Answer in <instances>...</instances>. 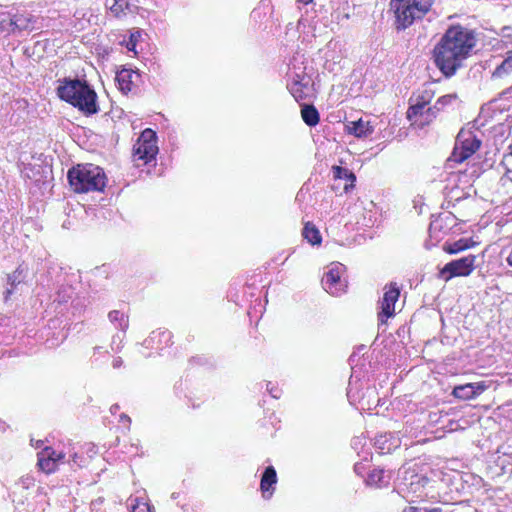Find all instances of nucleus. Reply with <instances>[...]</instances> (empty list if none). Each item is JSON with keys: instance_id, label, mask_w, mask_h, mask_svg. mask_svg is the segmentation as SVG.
Here are the masks:
<instances>
[{"instance_id": "35", "label": "nucleus", "mask_w": 512, "mask_h": 512, "mask_svg": "<svg viewBox=\"0 0 512 512\" xmlns=\"http://www.w3.org/2000/svg\"><path fill=\"white\" fill-rule=\"evenodd\" d=\"M309 83H310V79H309V78H307V79H306V77H305V76H303V77L301 78V83L299 84V87H300V88H302V89H303V88H307V87H308V85H309Z\"/></svg>"}, {"instance_id": "2", "label": "nucleus", "mask_w": 512, "mask_h": 512, "mask_svg": "<svg viewBox=\"0 0 512 512\" xmlns=\"http://www.w3.org/2000/svg\"><path fill=\"white\" fill-rule=\"evenodd\" d=\"M57 96L85 116L97 114L100 111L98 96L94 88L84 79L65 77L58 80Z\"/></svg>"}, {"instance_id": "24", "label": "nucleus", "mask_w": 512, "mask_h": 512, "mask_svg": "<svg viewBox=\"0 0 512 512\" xmlns=\"http://www.w3.org/2000/svg\"><path fill=\"white\" fill-rule=\"evenodd\" d=\"M470 241L469 239H459L458 241H455L453 243H446L444 245V251H446L449 254H457L461 251H464L470 247Z\"/></svg>"}, {"instance_id": "22", "label": "nucleus", "mask_w": 512, "mask_h": 512, "mask_svg": "<svg viewBox=\"0 0 512 512\" xmlns=\"http://www.w3.org/2000/svg\"><path fill=\"white\" fill-rule=\"evenodd\" d=\"M332 172H333V177L335 179H344L346 181H350L351 182L350 185H348V184L345 185L344 190L346 192L349 190L350 186L351 187L354 186V182L356 181V176H355V174L351 170H349V169H347L345 167H342V166L334 165L332 167Z\"/></svg>"}, {"instance_id": "46", "label": "nucleus", "mask_w": 512, "mask_h": 512, "mask_svg": "<svg viewBox=\"0 0 512 512\" xmlns=\"http://www.w3.org/2000/svg\"><path fill=\"white\" fill-rule=\"evenodd\" d=\"M94 349L96 350V352H99L100 347H95Z\"/></svg>"}, {"instance_id": "8", "label": "nucleus", "mask_w": 512, "mask_h": 512, "mask_svg": "<svg viewBox=\"0 0 512 512\" xmlns=\"http://www.w3.org/2000/svg\"><path fill=\"white\" fill-rule=\"evenodd\" d=\"M344 270L345 267L341 263H332L328 267V271L322 278V286L327 293L338 296L345 291L347 285L342 279Z\"/></svg>"}, {"instance_id": "38", "label": "nucleus", "mask_w": 512, "mask_h": 512, "mask_svg": "<svg viewBox=\"0 0 512 512\" xmlns=\"http://www.w3.org/2000/svg\"><path fill=\"white\" fill-rule=\"evenodd\" d=\"M120 421H126L128 423V426L131 423L130 417L127 414H124V413L120 415Z\"/></svg>"}, {"instance_id": "6", "label": "nucleus", "mask_w": 512, "mask_h": 512, "mask_svg": "<svg viewBox=\"0 0 512 512\" xmlns=\"http://www.w3.org/2000/svg\"><path fill=\"white\" fill-rule=\"evenodd\" d=\"M158 154L157 134L150 128L145 129L133 146L134 160H142L148 164L156 159Z\"/></svg>"}, {"instance_id": "48", "label": "nucleus", "mask_w": 512, "mask_h": 512, "mask_svg": "<svg viewBox=\"0 0 512 512\" xmlns=\"http://www.w3.org/2000/svg\"><path fill=\"white\" fill-rule=\"evenodd\" d=\"M509 92H512V86L508 89Z\"/></svg>"}, {"instance_id": "45", "label": "nucleus", "mask_w": 512, "mask_h": 512, "mask_svg": "<svg viewBox=\"0 0 512 512\" xmlns=\"http://www.w3.org/2000/svg\"><path fill=\"white\" fill-rule=\"evenodd\" d=\"M171 498L172 499H176L177 498V494L176 493H172Z\"/></svg>"}, {"instance_id": "14", "label": "nucleus", "mask_w": 512, "mask_h": 512, "mask_svg": "<svg viewBox=\"0 0 512 512\" xmlns=\"http://www.w3.org/2000/svg\"><path fill=\"white\" fill-rule=\"evenodd\" d=\"M11 17L14 34L23 31H32L34 29L36 18L31 13L17 10L14 13L11 12Z\"/></svg>"}, {"instance_id": "27", "label": "nucleus", "mask_w": 512, "mask_h": 512, "mask_svg": "<svg viewBox=\"0 0 512 512\" xmlns=\"http://www.w3.org/2000/svg\"><path fill=\"white\" fill-rule=\"evenodd\" d=\"M510 73H512V64L505 58L502 63L494 70L492 77L502 78L509 75Z\"/></svg>"}, {"instance_id": "44", "label": "nucleus", "mask_w": 512, "mask_h": 512, "mask_svg": "<svg viewBox=\"0 0 512 512\" xmlns=\"http://www.w3.org/2000/svg\"><path fill=\"white\" fill-rule=\"evenodd\" d=\"M42 444H43V441H42V440H39V441H37V442H36V446H37V447H40Z\"/></svg>"}, {"instance_id": "15", "label": "nucleus", "mask_w": 512, "mask_h": 512, "mask_svg": "<svg viewBox=\"0 0 512 512\" xmlns=\"http://www.w3.org/2000/svg\"><path fill=\"white\" fill-rule=\"evenodd\" d=\"M138 0H106L105 6L117 18L125 16L127 13H134L138 9Z\"/></svg>"}, {"instance_id": "19", "label": "nucleus", "mask_w": 512, "mask_h": 512, "mask_svg": "<svg viewBox=\"0 0 512 512\" xmlns=\"http://www.w3.org/2000/svg\"><path fill=\"white\" fill-rule=\"evenodd\" d=\"M26 277L25 269L20 265L11 274L7 275V284L9 287L4 292V299L7 301L13 294L14 288L21 284Z\"/></svg>"}, {"instance_id": "12", "label": "nucleus", "mask_w": 512, "mask_h": 512, "mask_svg": "<svg viewBox=\"0 0 512 512\" xmlns=\"http://www.w3.org/2000/svg\"><path fill=\"white\" fill-rule=\"evenodd\" d=\"M54 455H56V451L51 447H45L40 453H38V466L41 470L46 473H52L55 471L57 463L64 459L65 455L62 452L57 454V458H54Z\"/></svg>"}, {"instance_id": "9", "label": "nucleus", "mask_w": 512, "mask_h": 512, "mask_svg": "<svg viewBox=\"0 0 512 512\" xmlns=\"http://www.w3.org/2000/svg\"><path fill=\"white\" fill-rule=\"evenodd\" d=\"M384 295L381 301V311L378 314V319L382 323H385V319L394 316L395 303L398 301L400 296V287L395 282H390L384 287Z\"/></svg>"}, {"instance_id": "40", "label": "nucleus", "mask_w": 512, "mask_h": 512, "mask_svg": "<svg viewBox=\"0 0 512 512\" xmlns=\"http://www.w3.org/2000/svg\"><path fill=\"white\" fill-rule=\"evenodd\" d=\"M361 469H362V465L361 463H356L354 465V471L357 473V474H360L361 473Z\"/></svg>"}, {"instance_id": "21", "label": "nucleus", "mask_w": 512, "mask_h": 512, "mask_svg": "<svg viewBox=\"0 0 512 512\" xmlns=\"http://www.w3.org/2000/svg\"><path fill=\"white\" fill-rule=\"evenodd\" d=\"M301 117L304 123L309 127H315L320 121V114L312 104H303L301 107Z\"/></svg>"}, {"instance_id": "37", "label": "nucleus", "mask_w": 512, "mask_h": 512, "mask_svg": "<svg viewBox=\"0 0 512 512\" xmlns=\"http://www.w3.org/2000/svg\"><path fill=\"white\" fill-rule=\"evenodd\" d=\"M303 76H300L299 74H296V76L293 78L292 84L290 86H299L301 83V78Z\"/></svg>"}, {"instance_id": "34", "label": "nucleus", "mask_w": 512, "mask_h": 512, "mask_svg": "<svg viewBox=\"0 0 512 512\" xmlns=\"http://www.w3.org/2000/svg\"><path fill=\"white\" fill-rule=\"evenodd\" d=\"M122 364H123V360H122V358H121V357H116V358L113 360V362H112V367H113L114 369H118V368H120V367L122 366Z\"/></svg>"}, {"instance_id": "29", "label": "nucleus", "mask_w": 512, "mask_h": 512, "mask_svg": "<svg viewBox=\"0 0 512 512\" xmlns=\"http://www.w3.org/2000/svg\"><path fill=\"white\" fill-rule=\"evenodd\" d=\"M403 512H442V509L439 508V507H435V508H426V507H413V506H409V507H406Z\"/></svg>"}, {"instance_id": "42", "label": "nucleus", "mask_w": 512, "mask_h": 512, "mask_svg": "<svg viewBox=\"0 0 512 512\" xmlns=\"http://www.w3.org/2000/svg\"><path fill=\"white\" fill-rule=\"evenodd\" d=\"M506 60H509V61H510V63L512 64V51H509V52L507 53Z\"/></svg>"}, {"instance_id": "33", "label": "nucleus", "mask_w": 512, "mask_h": 512, "mask_svg": "<svg viewBox=\"0 0 512 512\" xmlns=\"http://www.w3.org/2000/svg\"><path fill=\"white\" fill-rule=\"evenodd\" d=\"M270 384L271 383L267 384V390L269 391V393L271 394V396L273 398H279L280 397V394L278 393L279 391L274 387H270Z\"/></svg>"}, {"instance_id": "30", "label": "nucleus", "mask_w": 512, "mask_h": 512, "mask_svg": "<svg viewBox=\"0 0 512 512\" xmlns=\"http://www.w3.org/2000/svg\"><path fill=\"white\" fill-rule=\"evenodd\" d=\"M289 89L295 100L299 101L304 98L303 89L299 86H290Z\"/></svg>"}, {"instance_id": "17", "label": "nucleus", "mask_w": 512, "mask_h": 512, "mask_svg": "<svg viewBox=\"0 0 512 512\" xmlns=\"http://www.w3.org/2000/svg\"><path fill=\"white\" fill-rule=\"evenodd\" d=\"M349 134L354 135L357 138H366L374 132V127L369 121H364L362 118L357 121L350 122L347 126Z\"/></svg>"}, {"instance_id": "7", "label": "nucleus", "mask_w": 512, "mask_h": 512, "mask_svg": "<svg viewBox=\"0 0 512 512\" xmlns=\"http://www.w3.org/2000/svg\"><path fill=\"white\" fill-rule=\"evenodd\" d=\"M476 255L468 254L459 259L452 260L444 265L439 271V277L448 282L454 277H465L472 273L475 268Z\"/></svg>"}, {"instance_id": "3", "label": "nucleus", "mask_w": 512, "mask_h": 512, "mask_svg": "<svg viewBox=\"0 0 512 512\" xmlns=\"http://www.w3.org/2000/svg\"><path fill=\"white\" fill-rule=\"evenodd\" d=\"M71 189L78 194L102 192L106 187L107 177L104 170L94 164H77L67 172Z\"/></svg>"}, {"instance_id": "16", "label": "nucleus", "mask_w": 512, "mask_h": 512, "mask_svg": "<svg viewBox=\"0 0 512 512\" xmlns=\"http://www.w3.org/2000/svg\"><path fill=\"white\" fill-rule=\"evenodd\" d=\"M277 483V473L273 466H268L262 473L260 481V489L264 498H269L272 495L270 489Z\"/></svg>"}, {"instance_id": "26", "label": "nucleus", "mask_w": 512, "mask_h": 512, "mask_svg": "<svg viewBox=\"0 0 512 512\" xmlns=\"http://www.w3.org/2000/svg\"><path fill=\"white\" fill-rule=\"evenodd\" d=\"M108 318L112 323H118V328L125 331L128 328V320L124 318V314L118 310H112L108 314Z\"/></svg>"}, {"instance_id": "4", "label": "nucleus", "mask_w": 512, "mask_h": 512, "mask_svg": "<svg viewBox=\"0 0 512 512\" xmlns=\"http://www.w3.org/2000/svg\"><path fill=\"white\" fill-rule=\"evenodd\" d=\"M433 0H391L390 6L396 18V29L405 30L416 19L422 18L430 9Z\"/></svg>"}, {"instance_id": "20", "label": "nucleus", "mask_w": 512, "mask_h": 512, "mask_svg": "<svg viewBox=\"0 0 512 512\" xmlns=\"http://www.w3.org/2000/svg\"><path fill=\"white\" fill-rule=\"evenodd\" d=\"M391 479L390 473H386L384 469H373L366 478V484L377 488L386 487Z\"/></svg>"}, {"instance_id": "31", "label": "nucleus", "mask_w": 512, "mask_h": 512, "mask_svg": "<svg viewBox=\"0 0 512 512\" xmlns=\"http://www.w3.org/2000/svg\"><path fill=\"white\" fill-rule=\"evenodd\" d=\"M385 443H386V436H380L376 439V442L375 444L378 446L379 449L381 450H385L387 449V451L389 452L391 450L390 446L385 448Z\"/></svg>"}, {"instance_id": "10", "label": "nucleus", "mask_w": 512, "mask_h": 512, "mask_svg": "<svg viewBox=\"0 0 512 512\" xmlns=\"http://www.w3.org/2000/svg\"><path fill=\"white\" fill-rule=\"evenodd\" d=\"M434 93L429 89H424L415 98L413 104L407 110V118L412 120L413 118L419 117L418 121L425 120L426 110L425 107L430 103ZM417 122V120H415Z\"/></svg>"}, {"instance_id": "39", "label": "nucleus", "mask_w": 512, "mask_h": 512, "mask_svg": "<svg viewBox=\"0 0 512 512\" xmlns=\"http://www.w3.org/2000/svg\"><path fill=\"white\" fill-rule=\"evenodd\" d=\"M506 261H507L508 265L512 267V248L510 249V251L506 257Z\"/></svg>"}, {"instance_id": "11", "label": "nucleus", "mask_w": 512, "mask_h": 512, "mask_svg": "<svg viewBox=\"0 0 512 512\" xmlns=\"http://www.w3.org/2000/svg\"><path fill=\"white\" fill-rule=\"evenodd\" d=\"M489 385L484 381L455 386L452 395L461 400H471L482 394Z\"/></svg>"}, {"instance_id": "32", "label": "nucleus", "mask_w": 512, "mask_h": 512, "mask_svg": "<svg viewBox=\"0 0 512 512\" xmlns=\"http://www.w3.org/2000/svg\"><path fill=\"white\" fill-rule=\"evenodd\" d=\"M136 42H137V40H136L135 35L131 34L128 44H127V49L130 51H134L135 47H136Z\"/></svg>"}, {"instance_id": "18", "label": "nucleus", "mask_w": 512, "mask_h": 512, "mask_svg": "<svg viewBox=\"0 0 512 512\" xmlns=\"http://www.w3.org/2000/svg\"><path fill=\"white\" fill-rule=\"evenodd\" d=\"M139 77V74L134 72L132 69L122 68L117 71L115 80L118 84L119 89L127 94L132 90L133 76Z\"/></svg>"}, {"instance_id": "36", "label": "nucleus", "mask_w": 512, "mask_h": 512, "mask_svg": "<svg viewBox=\"0 0 512 512\" xmlns=\"http://www.w3.org/2000/svg\"><path fill=\"white\" fill-rule=\"evenodd\" d=\"M504 167L506 169L504 177L508 178L512 182V167H510V166H504Z\"/></svg>"}, {"instance_id": "41", "label": "nucleus", "mask_w": 512, "mask_h": 512, "mask_svg": "<svg viewBox=\"0 0 512 512\" xmlns=\"http://www.w3.org/2000/svg\"><path fill=\"white\" fill-rule=\"evenodd\" d=\"M118 410H119V405H118V404H114V405H112V406H111V408H110V412H111L112 414H115Z\"/></svg>"}, {"instance_id": "5", "label": "nucleus", "mask_w": 512, "mask_h": 512, "mask_svg": "<svg viewBox=\"0 0 512 512\" xmlns=\"http://www.w3.org/2000/svg\"><path fill=\"white\" fill-rule=\"evenodd\" d=\"M482 145V139L470 128H462L455 139V145L446 166L453 168L452 163H462L475 154Z\"/></svg>"}, {"instance_id": "25", "label": "nucleus", "mask_w": 512, "mask_h": 512, "mask_svg": "<svg viewBox=\"0 0 512 512\" xmlns=\"http://www.w3.org/2000/svg\"><path fill=\"white\" fill-rule=\"evenodd\" d=\"M1 34H14L11 12H0V35Z\"/></svg>"}, {"instance_id": "28", "label": "nucleus", "mask_w": 512, "mask_h": 512, "mask_svg": "<svg viewBox=\"0 0 512 512\" xmlns=\"http://www.w3.org/2000/svg\"><path fill=\"white\" fill-rule=\"evenodd\" d=\"M136 504L132 505V512H152L151 506L146 502H140L135 499Z\"/></svg>"}, {"instance_id": "49", "label": "nucleus", "mask_w": 512, "mask_h": 512, "mask_svg": "<svg viewBox=\"0 0 512 512\" xmlns=\"http://www.w3.org/2000/svg\"><path fill=\"white\" fill-rule=\"evenodd\" d=\"M510 167H512V165H509Z\"/></svg>"}, {"instance_id": "23", "label": "nucleus", "mask_w": 512, "mask_h": 512, "mask_svg": "<svg viewBox=\"0 0 512 512\" xmlns=\"http://www.w3.org/2000/svg\"><path fill=\"white\" fill-rule=\"evenodd\" d=\"M303 237L312 245H319L321 244L322 237L320 235L319 230L316 228V226L310 222H307L304 225L303 231H302Z\"/></svg>"}, {"instance_id": "13", "label": "nucleus", "mask_w": 512, "mask_h": 512, "mask_svg": "<svg viewBox=\"0 0 512 512\" xmlns=\"http://www.w3.org/2000/svg\"><path fill=\"white\" fill-rule=\"evenodd\" d=\"M457 99V94H447L439 97L435 104L432 107H428L426 109V117L425 120H421L419 126L423 127L428 125L434 118H436L437 114L440 111L445 110V108L452 104L453 101Z\"/></svg>"}, {"instance_id": "1", "label": "nucleus", "mask_w": 512, "mask_h": 512, "mask_svg": "<svg viewBox=\"0 0 512 512\" xmlns=\"http://www.w3.org/2000/svg\"><path fill=\"white\" fill-rule=\"evenodd\" d=\"M476 43L474 30L459 24L449 26L432 51L436 67L446 78L454 76L471 56Z\"/></svg>"}, {"instance_id": "47", "label": "nucleus", "mask_w": 512, "mask_h": 512, "mask_svg": "<svg viewBox=\"0 0 512 512\" xmlns=\"http://www.w3.org/2000/svg\"><path fill=\"white\" fill-rule=\"evenodd\" d=\"M94 349L96 350V352H99L100 347H95Z\"/></svg>"}, {"instance_id": "43", "label": "nucleus", "mask_w": 512, "mask_h": 512, "mask_svg": "<svg viewBox=\"0 0 512 512\" xmlns=\"http://www.w3.org/2000/svg\"><path fill=\"white\" fill-rule=\"evenodd\" d=\"M299 3H302V4H309L311 3L313 0H297Z\"/></svg>"}]
</instances>
